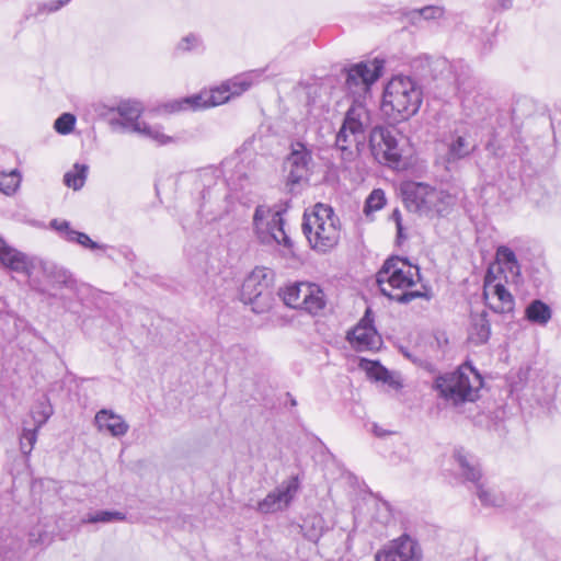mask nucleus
<instances>
[{"label":"nucleus","mask_w":561,"mask_h":561,"mask_svg":"<svg viewBox=\"0 0 561 561\" xmlns=\"http://www.w3.org/2000/svg\"><path fill=\"white\" fill-rule=\"evenodd\" d=\"M357 325L374 327V317H373V312L369 308L365 311L364 317L360 319V321Z\"/></svg>","instance_id":"37998d69"},{"label":"nucleus","mask_w":561,"mask_h":561,"mask_svg":"<svg viewBox=\"0 0 561 561\" xmlns=\"http://www.w3.org/2000/svg\"><path fill=\"white\" fill-rule=\"evenodd\" d=\"M302 232L313 250L327 253L340 241V219L330 205L317 203L304 214Z\"/></svg>","instance_id":"7ed1b4c3"},{"label":"nucleus","mask_w":561,"mask_h":561,"mask_svg":"<svg viewBox=\"0 0 561 561\" xmlns=\"http://www.w3.org/2000/svg\"><path fill=\"white\" fill-rule=\"evenodd\" d=\"M383 60L360 61L346 69L345 87L353 95V101L364 102L370 87L381 77Z\"/></svg>","instance_id":"9b49d317"},{"label":"nucleus","mask_w":561,"mask_h":561,"mask_svg":"<svg viewBox=\"0 0 561 561\" xmlns=\"http://www.w3.org/2000/svg\"><path fill=\"white\" fill-rule=\"evenodd\" d=\"M252 77V73L238 76L230 82V84L225 87L224 91L214 90L210 94H196L190 98H185L182 101H176L168 105V107H170L171 112H178L186 108L195 110L219 105L228 101L230 95L241 94L242 92L250 89L253 83Z\"/></svg>","instance_id":"6e6552de"},{"label":"nucleus","mask_w":561,"mask_h":561,"mask_svg":"<svg viewBox=\"0 0 561 561\" xmlns=\"http://www.w3.org/2000/svg\"><path fill=\"white\" fill-rule=\"evenodd\" d=\"M386 205L385 192L380 188L374 190L366 198L364 213L369 216L371 213L380 210Z\"/></svg>","instance_id":"f704fd0d"},{"label":"nucleus","mask_w":561,"mask_h":561,"mask_svg":"<svg viewBox=\"0 0 561 561\" xmlns=\"http://www.w3.org/2000/svg\"><path fill=\"white\" fill-rule=\"evenodd\" d=\"M382 382L389 385L390 387H392L394 389H398L401 387V383L399 381L394 380V378L392 377V374L390 371L388 373L387 380H382Z\"/></svg>","instance_id":"49530a36"},{"label":"nucleus","mask_w":561,"mask_h":561,"mask_svg":"<svg viewBox=\"0 0 561 561\" xmlns=\"http://www.w3.org/2000/svg\"><path fill=\"white\" fill-rule=\"evenodd\" d=\"M45 274L51 285L56 288H68L75 289L77 280L73 278L71 273L64 267L50 266L45 268Z\"/></svg>","instance_id":"bb28decb"},{"label":"nucleus","mask_w":561,"mask_h":561,"mask_svg":"<svg viewBox=\"0 0 561 561\" xmlns=\"http://www.w3.org/2000/svg\"><path fill=\"white\" fill-rule=\"evenodd\" d=\"M48 540V534L42 529H33L28 534V543L33 547L44 545Z\"/></svg>","instance_id":"79ce46f5"},{"label":"nucleus","mask_w":561,"mask_h":561,"mask_svg":"<svg viewBox=\"0 0 561 561\" xmlns=\"http://www.w3.org/2000/svg\"><path fill=\"white\" fill-rule=\"evenodd\" d=\"M396 227H397V238L400 241L401 239L405 238L403 234V226L400 225V226H396Z\"/></svg>","instance_id":"8fccbe9b"},{"label":"nucleus","mask_w":561,"mask_h":561,"mask_svg":"<svg viewBox=\"0 0 561 561\" xmlns=\"http://www.w3.org/2000/svg\"><path fill=\"white\" fill-rule=\"evenodd\" d=\"M21 182V174L18 170L0 173V191L5 195L13 194Z\"/></svg>","instance_id":"72a5a7b5"},{"label":"nucleus","mask_w":561,"mask_h":561,"mask_svg":"<svg viewBox=\"0 0 561 561\" xmlns=\"http://www.w3.org/2000/svg\"><path fill=\"white\" fill-rule=\"evenodd\" d=\"M199 176L202 179V181L204 182L205 180H213L215 178V172L210 169L208 170H203L201 173H199Z\"/></svg>","instance_id":"de8ad7c7"},{"label":"nucleus","mask_w":561,"mask_h":561,"mask_svg":"<svg viewBox=\"0 0 561 561\" xmlns=\"http://www.w3.org/2000/svg\"><path fill=\"white\" fill-rule=\"evenodd\" d=\"M422 101L423 92L417 81L400 75L386 84L380 108L391 124H397L414 116Z\"/></svg>","instance_id":"f257e3e1"},{"label":"nucleus","mask_w":561,"mask_h":561,"mask_svg":"<svg viewBox=\"0 0 561 561\" xmlns=\"http://www.w3.org/2000/svg\"><path fill=\"white\" fill-rule=\"evenodd\" d=\"M302 536L311 542H318L323 536L327 526L320 514H309L300 525Z\"/></svg>","instance_id":"393cba45"},{"label":"nucleus","mask_w":561,"mask_h":561,"mask_svg":"<svg viewBox=\"0 0 561 561\" xmlns=\"http://www.w3.org/2000/svg\"><path fill=\"white\" fill-rule=\"evenodd\" d=\"M369 148L376 160L387 164H398L401 160V150L394 129L385 126H375L369 131Z\"/></svg>","instance_id":"4468645a"},{"label":"nucleus","mask_w":561,"mask_h":561,"mask_svg":"<svg viewBox=\"0 0 561 561\" xmlns=\"http://www.w3.org/2000/svg\"><path fill=\"white\" fill-rule=\"evenodd\" d=\"M477 488V496L480 500L481 504L484 506H501L503 503V497L496 493H494L491 489L486 488L483 483L474 482Z\"/></svg>","instance_id":"473e14b6"},{"label":"nucleus","mask_w":561,"mask_h":561,"mask_svg":"<svg viewBox=\"0 0 561 561\" xmlns=\"http://www.w3.org/2000/svg\"><path fill=\"white\" fill-rule=\"evenodd\" d=\"M402 197L410 211L423 216H442L448 208L451 196L424 183L409 182L402 188Z\"/></svg>","instance_id":"20e7f679"},{"label":"nucleus","mask_w":561,"mask_h":561,"mask_svg":"<svg viewBox=\"0 0 561 561\" xmlns=\"http://www.w3.org/2000/svg\"><path fill=\"white\" fill-rule=\"evenodd\" d=\"M491 335V324L488 312L483 310L480 313L471 314L470 339L474 344L481 345L489 341Z\"/></svg>","instance_id":"b1692460"},{"label":"nucleus","mask_w":561,"mask_h":561,"mask_svg":"<svg viewBox=\"0 0 561 561\" xmlns=\"http://www.w3.org/2000/svg\"><path fill=\"white\" fill-rule=\"evenodd\" d=\"M442 144L446 147L444 162L447 169L449 165L470 157L477 149V142L471 138L469 131L455 130L445 136Z\"/></svg>","instance_id":"f3484780"},{"label":"nucleus","mask_w":561,"mask_h":561,"mask_svg":"<svg viewBox=\"0 0 561 561\" xmlns=\"http://www.w3.org/2000/svg\"><path fill=\"white\" fill-rule=\"evenodd\" d=\"M375 433L377 436H383L386 434V432H382V430H379V432L376 430Z\"/></svg>","instance_id":"603ef678"},{"label":"nucleus","mask_w":561,"mask_h":561,"mask_svg":"<svg viewBox=\"0 0 561 561\" xmlns=\"http://www.w3.org/2000/svg\"><path fill=\"white\" fill-rule=\"evenodd\" d=\"M88 175V165L76 163L71 171H68L64 175V183L68 187L73 188L75 191L80 190L87 180Z\"/></svg>","instance_id":"c85d7f7f"},{"label":"nucleus","mask_w":561,"mask_h":561,"mask_svg":"<svg viewBox=\"0 0 561 561\" xmlns=\"http://www.w3.org/2000/svg\"><path fill=\"white\" fill-rule=\"evenodd\" d=\"M95 425L100 432H107L113 437L124 436L129 428L128 423L112 410L102 409L94 417Z\"/></svg>","instance_id":"aec40b11"},{"label":"nucleus","mask_w":561,"mask_h":561,"mask_svg":"<svg viewBox=\"0 0 561 561\" xmlns=\"http://www.w3.org/2000/svg\"><path fill=\"white\" fill-rule=\"evenodd\" d=\"M371 126L370 112L360 100L353 101L347 110L343 124L336 134L335 145L343 151L352 154L348 149L352 145H363L365 133Z\"/></svg>","instance_id":"39448f33"},{"label":"nucleus","mask_w":561,"mask_h":561,"mask_svg":"<svg viewBox=\"0 0 561 561\" xmlns=\"http://www.w3.org/2000/svg\"><path fill=\"white\" fill-rule=\"evenodd\" d=\"M525 317L531 323L546 325L552 317V310L542 300L535 299L526 307Z\"/></svg>","instance_id":"a878e982"},{"label":"nucleus","mask_w":561,"mask_h":561,"mask_svg":"<svg viewBox=\"0 0 561 561\" xmlns=\"http://www.w3.org/2000/svg\"><path fill=\"white\" fill-rule=\"evenodd\" d=\"M283 210L259 205L253 215V227L259 241L263 244H282L293 248V241L284 229Z\"/></svg>","instance_id":"0eeeda50"},{"label":"nucleus","mask_w":561,"mask_h":561,"mask_svg":"<svg viewBox=\"0 0 561 561\" xmlns=\"http://www.w3.org/2000/svg\"><path fill=\"white\" fill-rule=\"evenodd\" d=\"M202 45L199 36L196 34H188L183 37L178 44V49L182 51H191Z\"/></svg>","instance_id":"ea45409f"},{"label":"nucleus","mask_w":561,"mask_h":561,"mask_svg":"<svg viewBox=\"0 0 561 561\" xmlns=\"http://www.w3.org/2000/svg\"><path fill=\"white\" fill-rule=\"evenodd\" d=\"M458 92L461 95L462 104L465 107H469L470 103V94L472 93V90L476 89L478 84L477 79H462L461 77H457L456 79Z\"/></svg>","instance_id":"e433bc0d"},{"label":"nucleus","mask_w":561,"mask_h":561,"mask_svg":"<svg viewBox=\"0 0 561 561\" xmlns=\"http://www.w3.org/2000/svg\"><path fill=\"white\" fill-rule=\"evenodd\" d=\"M297 404L295 399H290V405L295 407Z\"/></svg>","instance_id":"5fc2aeb1"},{"label":"nucleus","mask_w":561,"mask_h":561,"mask_svg":"<svg viewBox=\"0 0 561 561\" xmlns=\"http://www.w3.org/2000/svg\"><path fill=\"white\" fill-rule=\"evenodd\" d=\"M420 15L425 20L439 19L444 14V9L437 5H428L419 10Z\"/></svg>","instance_id":"a19ab883"},{"label":"nucleus","mask_w":561,"mask_h":561,"mask_svg":"<svg viewBox=\"0 0 561 561\" xmlns=\"http://www.w3.org/2000/svg\"><path fill=\"white\" fill-rule=\"evenodd\" d=\"M375 433L377 436H383L386 434V432H382V430H379V432L376 430Z\"/></svg>","instance_id":"864d4df0"},{"label":"nucleus","mask_w":561,"mask_h":561,"mask_svg":"<svg viewBox=\"0 0 561 561\" xmlns=\"http://www.w3.org/2000/svg\"><path fill=\"white\" fill-rule=\"evenodd\" d=\"M117 113L122 117L121 119H113L112 125H121L124 128H128L134 133H138L148 138H151L160 144H167L171 140L170 137L165 136L158 126H150L145 122H139L138 118L141 115V105L136 101H124L121 102L116 108Z\"/></svg>","instance_id":"ddd939ff"},{"label":"nucleus","mask_w":561,"mask_h":561,"mask_svg":"<svg viewBox=\"0 0 561 561\" xmlns=\"http://www.w3.org/2000/svg\"><path fill=\"white\" fill-rule=\"evenodd\" d=\"M37 432L38 428L36 427H23V431L20 436V448L24 456H28L32 453L34 445L37 440Z\"/></svg>","instance_id":"c9c22d12"},{"label":"nucleus","mask_w":561,"mask_h":561,"mask_svg":"<svg viewBox=\"0 0 561 561\" xmlns=\"http://www.w3.org/2000/svg\"><path fill=\"white\" fill-rule=\"evenodd\" d=\"M76 124V117L71 113L61 114L54 123V128L60 135L69 134Z\"/></svg>","instance_id":"4c0bfd02"},{"label":"nucleus","mask_w":561,"mask_h":561,"mask_svg":"<svg viewBox=\"0 0 561 561\" xmlns=\"http://www.w3.org/2000/svg\"><path fill=\"white\" fill-rule=\"evenodd\" d=\"M7 242L0 237V252L7 247Z\"/></svg>","instance_id":"3c124183"},{"label":"nucleus","mask_w":561,"mask_h":561,"mask_svg":"<svg viewBox=\"0 0 561 561\" xmlns=\"http://www.w3.org/2000/svg\"><path fill=\"white\" fill-rule=\"evenodd\" d=\"M390 218L396 222V226H400V225H402L401 213H400V210H399L398 208H396V209L392 211V214H391Z\"/></svg>","instance_id":"09e8293b"},{"label":"nucleus","mask_w":561,"mask_h":561,"mask_svg":"<svg viewBox=\"0 0 561 561\" xmlns=\"http://www.w3.org/2000/svg\"><path fill=\"white\" fill-rule=\"evenodd\" d=\"M274 273L267 267H255L243 280L240 298L245 305H251L252 311L263 313L273 301L272 285Z\"/></svg>","instance_id":"423d86ee"},{"label":"nucleus","mask_w":561,"mask_h":561,"mask_svg":"<svg viewBox=\"0 0 561 561\" xmlns=\"http://www.w3.org/2000/svg\"><path fill=\"white\" fill-rule=\"evenodd\" d=\"M454 458L458 463L461 474L466 480L479 482L481 479V470L476 458L467 453L463 448H457L454 451Z\"/></svg>","instance_id":"5701e85b"},{"label":"nucleus","mask_w":561,"mask_h":561,"mask_svg":"<svg viewBox=\"0 0 561 561\" xmlns=\"http://www.w3.org/2000/svg\"><path fill=\"white\" fill-rule=\"evenodd\" d=\"M313 169L312 149L302 141H293L284 160L286 186L294 192L297 185L308 183Z\"/></svg>","instance_id":"9d476101"},{"label":"nucleus","mask_w":561,"mask_h":561,"mask_svg":"<svg viewBox=\"0 0 561 561\" xmlns=\"http://www.w3.org/2000/svg\"><path fill=\"white\" fill-rule=\"evenodd\" d=\"M53 413L54 410L48 398H43V400L38 401L31 412L34 421V427L39 430L49 420Z\"/></svg>","instance_id":"c756f323"},{"label":"nucleus","mask_w":561,"mask_h":561,"mask_svg":"<svg viewBox=\"0 0 561 561\" xmlns=\"http://www.w3.org/2000/svg\"><path fill=\"white\" fill-rule=\"evenodd\" d=\"M512 7V0H496L495 10H507Z\"/></svg>","instance_id":"a18cd8bd"},{"label":"nucleus","mask_w":561,"mask_h":561,"mask_svg":"<svg viewBox=\"0 0 561 561\" xmlns=\"http://www.w3.org/2000/svg\"><path fill=\"white\" fill-rule=\"evenodd\" d=\"M0 263L13 272L31 274L32 264L28 257L9 244L0 252Z\"/></svg>","instance_id":"4be33fe9"},{"label":"nucleus","mask_w":561,"mask_h":561,"mask_svg":"<svg viewBox=\"0 0 561 561\" xmlns=\"http://www.w3.org/2000/svg\"><path fill=\"white\" fill-rule=\"evenodd\" d=\"M206 197V191H203V198Z\"/></svg>","instance_id":"6e6d98bb"},{"label":"nucleus","mask_w":561,"mask_h":561,"mask_svg":"<svg viewBox=\"0 0 561 561\" xmlns=\"http://www.w3.org/2000/svg\"><path fill=\"white\" fill-rule=\"evenodd\" d=\"M421 280L419 266L412 265L407 259L391 256L385 261L377 273L379 288L389 286V290L398 288L405 289L414 286Z\"/></svg>","instance_id":"1a4fd4ad"},{"label":"nucleus","mask_w":561,"mask_h":561,"mask_svg":"<svg viewBox=\"0 0 561 561\" xmlns=\"http://www.w3.org/2000/svg\"><path fill=\"white\" fill-rule=\"evenodd\" d=\"M347 339L358 351L377 350L381 344V337L375 327L356 325L347 335Z\"/></svg>","instance_id":"412c9836"},{"label":"nucleus","mask_w":561,"mask_h":561,"mask_svg":"<svg viewBox=\"0 0 561 561\" xmlns=\"http://www.w3.org/2000/svg\"><path fill=\"white\" fill-rule=\"evenodd\" d=\"M367 374L377 381L387 380L389 370L378 362H369Z\"/></svg>","instance_id":"58836bf2"},{"label":"nucleus","mask_w":561,"mask_h":561,"mask_svg":"<svg viewBox=\"0 0 561 561\" xmlns=\"http://www.w3.org/2000/svg\"><path fill=\"white\" fill-rule=\"evenodd\" d=\"M495 276L489 271L484 277L483 290L486 306L496 313L512 312L515 305L514 297L503 284H493Z\"/></svg>","instance_id":"a211bd4d"},{"label":"nucleus","mask_w":561,"mask_h":561,"mask_svg":"<svg viewBox=\"0 0 561 561\" xmlns=\"http://www.w3.org/2000/svg\"><path fill=\"white\" fill-rule=\"evenodd\" d=\"M126 515L118 511H99L95 513H89L82 519L83 523L95 524V523H112L124 520Z\"/></svg>","instance_id":"2f4dec72"},{"label":"nucleus","mask_w":561,"mask_h":561,"mask_svg":"<svg viewBox=\"0 0 561 561\" xmlns=\"http://www.w3.org/2000/svg\"><path fill=\"white\" fill-rule=\"evenodd\" d=\"M482 386V376L470 362H465L456 370L439 375L434 380L438 396L454 407L477 401Z\"/></svg>","instance_id":"f03ea898"},{"label":"nucleus","mask_w":561,"mask_h":561,"mask_svg":"<svg viewBox=\"0 0 561 561\" xmlns=\"http://www.w3.org/2000/svg\"><path fill=\"white\" fill-rule=\"evenodd\" d=\"M496 260L500 264L504 265L512 274H519V264L514 251L506 247L501 245L496 250Z\"/></svg>","instance_id":"7c9ffc66"},{"label":"nucleus","mask_w":561,"mask_h":561,"mask_svg":"<svg viewBox=\"0 0 561 561\" xmlns=\"http://www.w3.org/2000/svg\"><path fill=\"white\" fill-rule=\"evenodd\" d=\"M70 0H58V1H51L50 3L48 4H45V7L47 8V10L49 12H54V11H57L59 10L61 7H64L65 4H67Z\"/></svg>","instance_id":"c03bdc74"},{"label":"nucleus","mask_w":561,"mask_h":561,"mask_svg":"<svg viewBox=\"0 0 561 561\" xmlns=\"http://www.w3.org/2000/svg\"><path fill=\"white\" fill-rule=\"evenodd\" d=\"M423 287L424 290H408L397 295H393L387 287H381V294L399 304H409L416 298L430 300L432 298L431 288Z\"/></svg>","instance_id":"cd10ccee"},{"label":"nucleus","mask_w":561,"mask_h":561,"mask_svg":"<svg viewBox=\"0 0 561 561\" xmlns=\"http://www.w3.org/2000/svg\"><path fill=\"white\" fill-rule=\"evenodd\" d=\"M421 550L417 541L409 535H402L392 540L387 547L378 550L375 561H420Z\"/></svg>","instance_id":"dca6fc26"},{"label":"nucleus","mask_w":561,"mask_h":561,"mask_svg":"<svg viewBox=\"0 0 561 561\" xmlns=\"http://www.w3.org/2000/svg\"><path fill=\"white\" fill-rule=\"evenodd\" d=\"M286 306L302 309L311 314H318L325 307L324 293L313 283H296L283 291Z\"/></svg>","instance_id":"f8f14e48"},{"label":"nucleus","mask_w":561,"mask_h":561,"mask_svg":"<svg viewBox=\"0 0 561 561\" xmlns=\"http://www.w3.org/2000/svg\"><path fill=\"white\" fill-rule=\"evenodd\" d=\"M53 228L64 240L72 243H77L91 251L104 252L108 245L98 243L93 241L87 233L77 231L70 227V222L67 220L53 219L49 222Z\"/></svg>","instance_id":"6ab92c4d"},{"label":"nucleus","mask_w":561,"mask_h":561,"mask_svg":"<svg viewBox=\"0 0 561 561\" xmlns=\"http://www.w3.org/2000/svg\"><path fill=\"white\" fill-rule=\"evenodd\" d=\"M299 489L298 477H290L283 481L275 490L270 492L257 503V511L271 514L288 507Z\"/></svg>","instance_id":"2eb2a0df"}]
</instances>
